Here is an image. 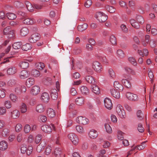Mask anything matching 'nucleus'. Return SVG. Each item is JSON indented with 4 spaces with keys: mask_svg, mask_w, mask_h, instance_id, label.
Returning a JSON list of instances; mask_svg holds the SVG:
<instances>
[{
    "mask_svg": "<svg viewBox=\"0 0 157 157\" xmlns=\"http://www.w3.org/2000/svg\"><path fill=\"white\" fill-rule=\"evenodd\" d=\"M46 146V143L44 142H41L38 145L36 148L37 152H40Z\"/></svg>",
    "mask_w": 157,
    "mask_h": 157,
    "instance_id": "nucleus-29",
    "label": "nucleus"
},
{
    "mask_svg": "<svg viewBox=\"0 0 157 157\" xmlns=\"http://www.w3.org/2000/svg\"><path fill=\"white\" fill-rule=\"evenodd\" d=\"M92 66L94 70L98 73L101 72L102 70V66L98 61H94L92 63Z\"/></svg>",
    "mask_w": 157,
    "mask_h": 157,
    "instance_id": "nucleus-5",
    "label": "nucleus"
},
{
    "mask_svg": "<svg viewBox=\"0 0 157 157\" xmlns=\"http://www.w3.org/2000/svg\"><path fill=\"white\" fill-rule=\"evenodd\" d=\"M11 116L13 119H16L20 116V113L17 110H14L11 112Z\"/></svg>",
    "mask_w": 157,
    "mask_h": 157,
    "instance_id": "nucleus-26",
    "label": "nucleus"
},
{
    "mask_svg": "<svg viewBox=\"0 0 157 157\" xmlns=\"http://www.w3.org/2000/svg\"><path fill=\"white\" fill-rule=\"evenodd\" d=\"M4 105L7 109H10L11 107L12 104L10 101H6L4 103Z\"/></svg>",
    "mask_w": 157,
    "mask_h": 157,
    "instance_id": "nucleus-58",
    "label": "nucleus"
},
{
    "mask_svg": "<svg viewBox=\"0 0 157 157\" xmlns=\"http://www.w3.org/2000/svg\"><path fill=\"white\" fill-rule=\"evenodd\" d=\"M121 82L126 87L128 88H130L131 87V84L130 82L126 79H123L121 80Z\"/></svg>",
    "mask_w": 157,
    "mask_h": 157,
    "instance_id": "nucleus-34",
    "label": "nucleus"
},
{
    "mask_svg": "<svg viewBox=\"0 0 157 157\" xmlns=\"http://www.w3.org/2000/svg\"><path fill=\"white\" fill-rule=\"evenodd\" d=\"M45 106L42 104L37 105L36 107V111L38 113H41L43 112L45 110Z\"/></svg>",
    "mask_w": 157,
    "mask_h": 157,
    "instance_id": "nucleus-16",
    "label": "nucleus"
},
{
    "mask_svg": "<svg viewBox=\"0 0 157 157\" xmlns=\"http://www.w3.org/2000/svg\"><path fill=\"white\" fill-rule=\"evenodd\" d=\"M149 44L151 48H154L156 46V42L154 40L151 39L150 41Z\"/></svg>",
    "mask_w": 157,
    "mask_h": 157,
    "instance_id": "nucleus-64",
    "label": "nucleus"
},
{
    "mask_svg": "<svg viewBox=\"0 0 157 157\" xmlns=\"http://www.w3.org/2000/svg\"><path fill=\"white\" fill-rule=\"evenodd\" d=\"M105 129L106 131L109 133H111L112 132V130L111 126L109 124L105 123L104 125Z\"/></svg>",
    "mask_w": 157,
    "mask_h": 157,
    "instance_id": "nucleus-44",
    "label": "nucleus"
},
{
    "mask_svg": "<svg viewBox=\"0 0 157 157\" xmlns=\"http://www.w3.org/2000/svg\"><path fill=\"white\" fill-rule=\"evenodd\" d=\"M85 79L87 82L90 84H92L94 82V78L90 75L86 76Z\"/></svg>",
    "mask_w": 157,
    "mask_h": 157,
    "instance_id": "nucleus-45",
    "label": "nucleus"
},
{
    "mask_svg": "<svg viewBox=\"0 0 157 157\" xmlns=\"http://www.w3.org/2000/svg\"><path fill=\"white\" fill-rule=\"evenodd\" d=\"M95 17L100 22H105L107 19V17L104 13L98 12L95 15Z\"/></svg>",
    "mask_w": 157,
    "mask_h": 157,
    "instance_id": "nucleus-1",
    "label": "nucleus"
},
{
    "mask_svg": "<svg viewBox=\"0 0 157 157\" xmlns=\"http://www.w3.org/2000/svg\"><path fill=\"white\" fill-rule=\"evenodd\" d=\"M105 106L108 109L110 110L113 108L111 100L109 98H106L104 100Z\"/></svg>",
    "mask_w": 157,
    "mask_h": 157,
    "instance_id": "nucleus-10",
    "label": "nucleus"
},
{
    "mask_svg": "<svg viewBox=\"0 0 157 157\" xmlns=\"http://www.w3.org/2000/svg\"><path fill=\"white\" fill-rule=\"evenodd\" d=\"M40 91V88L37 86H35L33 87L30 90V93L31 94L36 95L38 94Z\"/></svg>",
    "mask_w": 157,
    "mask_h": 157,
    "instance_id": "nucleus-12",
    "label": "nucleus"
},
{
    "mask_svg": "<svg viewBox=\"0 0 157 157\" xmlns=\"http://www.w3.org/2000/svg\"><path fill=\"white\" fill-rule=\"evenodd\" d=\"M123 133L121 131H118L117 132V138L118 140H121L124 138Z\"/></svg>",
    "mask_w": 157,
    "mask_h": 157,
    "instance_id": "nucleus-63",
    "label": "nucleus"
},
{
    "mask_svg": "<svg viewBox=\"0 0 157 157\" xmlns=\"http://www.w3.org/2000/svg\"><path fill=\"white\" fill-rule=\"evenodd\" d=\"M53 154L56 157H65L64 154L62 153L61 148H56Z\"/></svg>",
    "mask_w": 157,
    "mask_h": 157,
    "instance_id": "nucleus-11",
    "label": "nucleus"
},
{
    "mask_svg": "<svg viewBox=\"0 0 157 157\" xmlns=\"http://www.w3.org/2000/svg\"><path fill=\"white\" fill-rule=\"evenodd\" d=\"M51 95L52 98L54 100H56L58 98V93L56 89H52L51 90Z\"/></svg>",
    "mask_w": 157,
    "mask_h": 157,
    "instance_id": "nucleus-18",
    "label": "nucleus"
},
{
    "mask_svg": "<svg viewBox=\"0 0 157 157\" xmlns=\"http://www.w3.org/2000/svg\"><path fill=\"white\" fill-rule=\"evenodd\" d=\"M77 131L80 133H83L84 132V130L83 127L80 125H78L76 126Z\"/></svg>",
    "mask_w": 157,
    "mask_h": 157,
    "instance_id": "nucleus-47",
    "label": "nucleus"
},
{
    "mask_svg": "<svg viewBox=\"0 0 157 157\" xmlns=\"http://www.w3.org/2000/svg\"><path fill=\"white\" fill-rule=\"evenodd\" d=\"M40 39V35L37 33L32 34L29 38V40L30 42L33 43L36 42Z\"/></svg>",
    "mask_w": 157,
    "mask_h": 157,
    "instance_id": "nucleus-9",
    "label": "nucleus"
},
{
    "mask_svg": "<svg viewBox=\"0 0 157 157\" xmlns=\"http://www.w3.org/2000/svg\"><path fill=\"white\" fill-rule=\"evenodd\" d=\"M16 83V81L14 79H11L8 82V85L11 86H14Z\"/></svg>",
    "mask_w": 157,
    "mask_h": 157,
    "instance_id": "nucleus-54",
    "label": "nucleus"
},
{
    "mask_svg": "<svg viewBox=\"0 0 157 157\" xmlns=\"http://www.w3.org/2000/svg\"><path fill=\"white\" fill-rule=\"evenodd\" d=\"M147 141H145L144 142L141 143V145H138L137 146L134 147V148L135 149L137 148V149L139 150H141L144 149L146 146V145L145 143Z\"/></svg>",
    "mask_w": 157,
    "mask_h": 157,
    "instance_id": "nucleus-41",
    "label": "nucleus"
},
{
    "mask_svg": "<svg viewBox=\"0 0 157 157\" xmlns=\"http://www.w3.org/2000/svg\"><path fill=\"white\" fill-rule=\"evenodd\" d=\"M76 122L79 124L83 125L87 124L89 122V120L85 117L80 116L76 118Z\"/></svg>",
    "mask_w": 157,
    "mask_h": 157,
    "instance_id": "nucleus-8",
    "label": "nucleus"
},
{
    "mask_svg": "<svg viewBox=\"0 0 157 157\" xmlns=\"http://www.w3.org/2000/svg\"><path fill=\"white\" fill-rule=\"evenodd\" d=\"M76 103L78 105H81L83 104L84 98L82 97H79L76 99L75 100Z\"/></svg>",
    "mask_w": 157,
    "mask_h": 157,
    "instance_id": "nucleus-30",
    "label": "nucleus"
},
{
    "mask_svg": "<svg viewBox=\"0 0 157 157\" xmlns=\"http://www.w3.org/2000/svg\"><path fill=\"white\" fill-rule=\"evenodd\" d=\"M31 128L30 125L28 124H26L24 128V131L26 133H29L30 131Z\"/></svg>",
    "mask_w": 157,
    "mask_h": 157,
    "instance_id": "nucleus-56",
    "label": "nucleus"
},
{
    "mask_svg": "<svg viewBox=\"0 0 157 157\" xmlns=\"http://www.w3.org/2000/svg\"><path fill=\"white\" fill-rule=\"evenodd\" d=\"M128 60L129 62L134 66L137 65V62L135 58L132 57H130L128 58Z\"/></svg>",
    "mask_w": 157,
    "mask_h": 157,
    "instance_id": "nucleus-33",
    "label": "nucleus"
},
{
    "mask_svg": "<svg viewBox=\"0 0 157 157\" xmlns=\"http://www.w3.org/2000/svg\"><path fill=\"white\" fill-rule=\"evenodd\" d=\"M88 25L86 23H84L82 25H78L77 27V29L78 31L82 32L85 30L88 27Z\"/></svg>",
    "mask_w": 157,
    "mask_h": 157,
    "instance_id": "nucleus-31",
    "label": "nucleus"
},
{
    "mask_svg": "<svg viewBox=\"0 0 157 157\" xmlns=\"http://www.w3.org/2000/svg\"><path fill=\"white\" fill-rule=\"evenodd\" d=\"M126 96L128 100L131 101H135L138 100V97L137 95L130 92H127L126 94Z\"/></svg>",
    "mask_w": 157,
    "mask_h": 157,
    "instance_id": "nucleus-7",
    "label": "nucleus"
},
{
    "mask_svg": "<svg viewBox=\"0 0 157 157\" xmlns=\"http://www.w3.org/2000/svg\"><path fill=\"white\" fill-rule=\"evenodd\" d=\"M47 113L48 116L51 118L54 117L56 115L55 111L53 109L51 108L48 109Z\"/></svg>",
    "mask_w": 157,
    "mask_h": 157,
    "instance_id": "nucleus-20",
    "label": "nucleus"
},
{
    "mask_svg": "<svg viewBox=\"0 0 157 157\" xmlns=\"http://www.w3.org/2000/svg\"><path fill=\"white\" fill-rule=\"evenodd\" d=\"M27 106L25 103H23L20 106L21 111L23 113L26 112L27 111Z\"/></svg>",
    "mask_w": 157,
    "mask_h": 157,
    "instance_id": "nucleus-51",
    "label": "nucleus"
},
{
    "mask_svg": "<svg viewBox=\"0 0 157 157\" xmlns=\"http://www.w3.org/2000/svg\"><path fill=\"white\" fill-rule=\"evenodd\" d=\"M137 115L140 120H141L143 119L144 117L143 114L141 110H139L137 111Z\"/></svg>",
    "mask_w": 157,
    "mask_h": 157,
    "instance_id": "nucleus-60",
    "label": "nucleus"
},
{
    "mask_svg": "<svg viewBox=\"0 0 157 157\" xmlns=\"http://www.w3.org/2000/svg\"><path fill=\"white\" fill-rule=\"evenodd\" d=\"M67 137L73 144L76 145L78 143L79 140L78 136L75 133H70L68 135Z\"/></svg>",
    "mask_w": 157,
    "mask_h": 157,
    "instance_id": "nucleus-2",
    "label": "nucleus"
},
{
    "mask_svg": "<svg viewBox=\"0 0 157 157\" xmlns=\"http://www.w3.org/2000/svg\"><path fill=\"white\" fill-rule=\"evenodd\" d=\"M129 21L132 26L135 29H137L140 28V25L135 19H131Z\"/></svg>",
    "mask_w": 157,
    "mask_h": 157,
    "instance_id": "nucleus-19",
    "label": "nucleus"
},
{
    "mask_svg": "<svg viewBox=\"0 0 157 157\" xmlns=\"http://www.w3.org/2000/svg\"><path fill=\"white\" fill-rule=\"evenodd\" d=\"M41 129L44 132L49 133L52 132L53 129H55V127L53 124L51 125L45 124L42 126Z\"/></svg>",
    "mask_w": 157,
    "mask_h": 157,
    "instance_id": "nucleus-4",
    "label": "nucleus"
},
{
    "mask_svg": "<svg viewBox=\"0 0 157 157\" xmlns=\"http://www.w3.org/2000/svg\"><path fill=\"white\" fill-rule=\"evenodd\" d=\"M112 95L115 98H120V95L119 92L117 91L114 89H112L110 90Z\"/></svg>",
    "mask_w": 157,
    "mask_h": 157,
    "instance_id": "nucleus-17",
    "label": "nucleus"
},
{
    "mask_svg": "<svg viewBox=\"0 0 157 157\" xmlns=\"http://www.w3.org/2000/svg\"><path fill=\"white\" fill-rule=\"evenodd\" d=\"M35 83V80L33 78H30L26 81V85L28 87H30Z\"/></svg>",
    "mask_w": 157,
    "mask_h": 157,
    "instance_id": "nucleus-24",
    "label": "nucleus"
},
{
    "mask_svg": "<svg viewBox=\"0 0 157 157\" xmlns=\"http://www.w3.org/2000/svg\"><path fill=\"white\" fill-rule=\"evenodd\" d=\"M27 146L24 144L21 145V153L24 154L27 151Z\"/></svg>",
    "mask_w": 157,
    "mask_h": 157,
    "instance_id": "nucleus-57",
    "label": "nucleus"
},
{
    "mask_svg": "<svg viewBox=\"0 0 157 157\" xmlns=\"http://www.w3.org/2000/svg\"><path fill=\"white\" fill-rule=\"evenodd\" d=\"M117 55L118 57L121 58H123L124 56V52L121 49L117 50Z\"/></svg>",
    "mask_w": 157,
    "mask_h": 157,
    "instance_id": "nucleus-46",
    "label": "nucleus"
},
{
    "mask_svg": "<svg viewBox=\"0 0 157 157\" xmlns=\"http://www.w3.org/2000/svg\"><path fill=\"white\" fill-rule=\"evenodd\" d=\"M36 66L37 69L41 70L45 67L44 64L42 63H36Z\"/></svg>",
    "mask_w": 157,
    "mask_h": 157,
    "instance_id": "nucleus-50",
    "label": "nucleus"
},
{
    "mask_svg": "<svg viewBox=\"0 0 157 157\" xmlns=\"http://www.w3.org/2000/svg\"><path fill=\"white\" fill-rule=\"evenodd\" d=\"M39 120L42 122H45L47 120V118L46 116L43 115H40L38 117Z\"/></svg>",
    "mask_w": 157,
    "mask_h": 157,
    "instance_id": "nucleus-61",
    "label": "nucleus"
},
{
    "mask_svg": "<svg viewBox=\"0 0 157 157\" xmlns=\"http://www.w3.org/2000/svg\"><path fill=\"white\" fill-rule=\"evenodd\" d=\"M26 25H32L33 24L34 21L32 19L30 18H27L24 19L22 21Z\"/></svg>",
    "mask_w": 157,
    "mask_h": 157,
    "instance_id": "nucleus-37",
    "label": "nucleus"
},
{
    "mask_svg": "<svg viewBox=\"0 0 157 157\" xmlns=\"http://www.w3.org/2000/svg\"><path fill=\"white\" fill-rule=\"evenodd\" d=\"M51 147L50 146H47L45 149L44 153L46 155H48L51 152Z\"/></svg>",
    "mask_w": 157,
    "mask_h": 157,
    "instance_id": "nucleus-59",
    "label": "nucleus"
},
{
    "mask_svg": "<svg viewBox=\"0 0 157 157\" xmlns=\"http://www.w3.org/2000/svg\"><path fill=\"white\" fill-rule=\"evenodd\" d=\"M29 75V73L27 71L23 70L19 74V76L20 78L25 79L28 77Z\"/></svg>",
    "mask_w": 157,
    "mask_h": 157,
    "instance_id": "nucleus-15",
    "label": "nucleus"
},
{
    "mask_svg": "<svg viewBox=\"0 0 157 157\" xmlns=\"http://www.w3.org/2000/svg\"><path fill=\"white\" fill-rule=\"evenodd\" d=\"M31 74L32 75L35 77H38L40 75V72L36 69H33L32 70L31 72Z\"/></svg>",
    "mask_w": 157,
    "mask_h": 157,
    "instance_id": "nucleus-43",
    "label": "nucleus"
},
{
    "mask_svg": "<svg viewBox=\"0 0 157 157\" xmlns=\"http://www.w3.org/2000/svg\"><path fill=\"white\" fill-rule=\"evenodd\" d=\"M22 44V42H18L14 43L13 45V47L15 49H17L20 48Z\"/></svg>",
    "mask_w": 157,
    "mask_h": 157,
    "instance_id": "nucleus-42",
    "label": "nucleus"
},
{
    "mask_svg": "<svg viewBox=\"0 0 157 157\" xmlns=\"http://www.w3.org/2000/svg\"><path fill=\"white\" fill-rule=\"evenodd\" d=\"M41 100L45 103L48 102L50 98L49 94L46 92L43 93L41 94Z\"/></svg>",
    "mask_w": 157,
    "mask_h": 157,
    "instance_id": "nucleus-13",
    "label": "nucleus"
},
{
    "mask_svg": "<svg viewBox=\"0 0 157 157\" xmlns=\"http://www.w3.org/2000/svg\"><path fill=\"white\" fill-rule=\"evenodd\" d=\"M6 16L10 20H13L17 17L16 15L13 13H9L6 14Z\"/></svg>",
    "mask_w": 157,
    "mask_h": 157,
    "instance_id": "nucleus-40",
    "label": "nucleus"
},
{
    "mask_svg": "<svg viewBox=\"0 0 157 157\" xmlns=\"http://www.w3.org/2000/svg\"><path fill=\"white\" fill-rule=\"evenodd\" d=\"M17 66H12L9 67L7 70L8 75H13L17 73Z\"/></svg>",
    "mask_w": 157,
    "mask_h": 157,
    "instance_id": "nucleus-6",
    "label": "nucleus"
},
{
    "mask_svg": "<svg viewBox=\"0 0 157 157\" xmlns=\"http://www.w3.org/2000/svg\"><path fill=\"white\" fill-rule=\"evenodd\" d=\"M19 66L22 69H26L29 67V63L26 61H22L19 63Z\"/></svg>",
    "mask_w": 157,
    "mask_h": 157,
    "instance_id": "nucleus-27",
    "label": "nucleus"
},
{
    "mask_svg": "<svg viewBox=\"0 0 157 157\" xmlns=\"http://www.w3.org/2000/svg\"><path fill=\"white\" fill-rule=\"evenodd\" d=\"M108 74L109 77L112 78H114L116 77V74L114 71L111 68L108 70Z\"/></svg>",
    "mask_w": 157,
    "mask_h": 157,
    "instance_id": "nucleus-38",
    "label": "nucleus"
},
{
    "mask_svg": "<svg viewBox=\"0 0 157 157\" xmlns=\"http://www.w3.org/2000/svg\"><path fill=\"white\" fill-rule=\"evenodd\" d=\"M10 98L11 101L14 102H15L17 101V98L14 94H11L10 95Z\"/></svg>",
    "mask_w": 157,
    "mask_h": 157,
    "instance_id": "nucleus-53",
    "label": "nucleus"
},
{
    "mask_svg": "<svg viewBox=\"0 0 157 157\" xmlns=\"http://www.w3.org/2000/svg\"><path fill=\"white\" fill-rule=\"evenodd\" d=\"M32 48V45L29 43H27L23 45L22 47V49L25 51H27L30 50Z\"/></svg>",
    "mask_w": 157,
    "mask_h": 157,
    "instance_id": "nucleus-35",
    "label": "nucleus"
},
{
    "mask_svg": "<svg viewBox=\"0 0 157 157\" xmlns=\"http://www.w3.org/2000/svg\"><path fill=\"white\" fill-rule=\"evenodd\" d=\"M125 70L126 71L130 73L132 75H136V71L131 68L126 67L125 68Z\"/></svg>",
    "mask_w": 157,
    "mask_h": 157,
    "instance_id": "nucleus-39",
    "label": "nucleus"
},
{
    "mask_svg": "<svg viewBox=\"0 0 157 157\" xmlns=\"http://www.w3.org/2000/svg\"><path fill=\"white\" fill-rule=\"evenodd\" d=\"M8 145L7 142L5 141H2L0 142V150L5 151L7 148Z\"/></svg>",
    "mask_w": 157,
    "mask_h": 157,
    "instance_id": "nucleus-22",
    "label": "nucleus"
},
{
    "mask_svg": "<svg viewBox=\"0 0 157 157\" xmlns=\"http://www.w3.org/2000/svg\"><path fill=\"white\" fill-rule=\"evenodd\" d=\"M98 134L96 130L94 129L91 130L89 133V135L91 139H94L96 138Z\"/></svg>",
    "mask_w": 157,
    "mask_h": 157,
    "instance_id": "nucleus-14",
    "label": "nucleus"
},
{
    "mask_svg": "<svg viewBox=\"0 0 157 157\" xmlns=\"http://www.w3.org/2000/svg\"><path fill=\"white\" fill-rule=\"evenodd\" d=\"M113 86L114 88H117L120 91H122L123 90V86L118 81H115L113 83Z\"/></svg>",
    "mask_w": 157,
    "mask_h": 157,
    "instance_id": "nucleus-25",
    "label": "nucleus"
},
{
    "mask_svg": "<svg viewBox=\"0 0 157 157\" xmlns=\"http://www.w3.org/2000/svg\"><path fill=\"white\" fill-rule=\"evenodd\" d=\"M80 90L83 95H87L89 93L88 88L85 86H82L80 88Z\"/></svg>",
    "mask_w": 157,
    "mask_h": 157,
    "instance_id": "nucleus-32",
    "label": "nucleus"
},
{
    "mask_svg": "<svg viewBox=\"0 0 157 157\" xmlns=\"http://www.w3.org/2000/svg\"><path fill=\"white\" fill-rule=\"evenodd\" d=\"M29 31L28 29L26 27H24L21 29L20 34L21 36H25L29 33Z\"/></svg>",
    "mask_w": 157,
    "mask_h": 157,
    "instance_id": "nucleus-21",
    "label": "nucleus"
},
{
    "mask_svg": "<svg viewBox=\"0 0 157 157\" xmlns=\"http://www.w3.org/2000/svg\"><path fill=\"white\" fill-rule=\"evenodd\" d=\"M110 41L113 45H115L117 44V40L115 37L113 35H111L110 37Z\"/></svg>",
    "mask_w": 157,
    "mask_h": 157,
    "instance_id": "nucleus-48",
    "label": "nucleus"
},
{
    "mask_svg": "<svg viewBox=\"0 0 157 157\" xmlns=\"http://www.w3.org/2000/svg\"><path fill=\"white\" fill-rule=\"evenodd\" d=\"M137 21L140 24H142L144 22L143 17L140 16H138L136 17Z\"/></svg>",
    "mask_w": 157,
    "mask_h": 157,
    "instance_id": "nucleus-55",
    "label": "nucleus"
},
{
    "mask_svg": "<svg viewBox=\"0 0 157 157\" xmlns=\"http://www.w3.org/2000/svg\"><path fill=\"white\" fill-rule=\"evenodd\" d=\"M148 77L151 79V81L152 82L153 81V78L154 77V75L152 71H151L150 68H148Z\"/></svg>",
    "mask_w": 157,
    "mask_h": 157,
    "instance_id": "nucleus-52",
    "label": "nucleus"
},
{
    "mask_svg": "<svg viewBox=\"0 0 157 157\" xmlns=\"http://www.w3.org/2000/svg\"><path fill=\"white\" fill-rule=\"evenodd\" d=\"M105 8L107 11L110 13H113L116 10V9L113 6H110L108 5L105 6Z\"/></svg>",
    "mask_w": 157,
    "mask_h": 157,
    "instance_id": "nucleus-36",
    "label": "nucleus"
},
{
    "mask_svg": "<svg viewBox=\"0 0 157 157\" xmlns=\"http://www.w3.org/2000/svg\"><path fill=\"white\" fill-rule=\"evenodd\" d=\"M116 112L118 115L122 118H124L126 114L122 106L120 105H117L116 108Z\"/></svg>",
    "mask_w": 157,
    "mask_h": 157,
    "instance_id": "nucleus-3",
    "label": "nucleus"
},
{
    "mask_svg": "<svg viewBox=\"0 0 157 157\" xmlns=\"http://www.w3.org/2000/svg\"><path fill=\"white\" fill-rule=\"evenodd\" d=\"M99 59L104 64H107L108 63V60L106 58V57L104 56H101Z\"/></svg>",
    "mask_w": 157,
    "mask_h": 157,
    "instance_id": "nucleus-62",
    "label": "nucleus"
},
{
    "mask_svg": "<svg viewBox=\"0 0 157 157\" xmlns=\"http://www.w3.org/2000/svg\"><path fill=\"white\" fill-rule=\"evenodd\" d=\"M10 130L6 128H4L2 132V136L4 137H5L9 135L10 132Z\"/></svg>",
    "mask_w": 157,
    "mask_h": 157,
    "instance_id": "nucleus-49",
    "label": "nucleus"
},
{
    "mask_svg": "<svg viewBox=\"0 0 157 157\" xmlns=\"http://www.w3.org/2000/svg\"><path fill=\"white\" fill-rule=\"evenodd\" d=\"M91 88L92 91L96 94H99L100 93V90L98 87L97 85L94 84L91 86Z\"/></svg>",
    "mask_w": 157,
    "mask_h": 157,
    "instance_id": "nucleus-23",
    "label": "nucleus"
},
{
    "mask_svg": "<svg viewBox=\"0 0 157 157\" xmlns=\"http://www.w3.org/2000/svg\"><path fill=\"white\" fill-rule=\"evenodd\" d=\"M25 4L28 10L30 12H32L33 11L34 7L31 3L28 1H26Z\"/></svg>",
    "mask_w": 157,
    "mask_h": 157,
    "instance_id": "nucleus-28",
    "label": "nucleus"
}]
</instances>
